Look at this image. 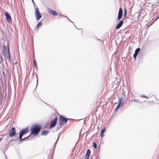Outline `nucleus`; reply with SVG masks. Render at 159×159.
Masks as SVG:
<instances>
[{"label": "nucleus", "instance_id": "f257e3e1", "mask_svg": "<svg viewBox=\"0 0 159 159\" xmlns=\"http://www.w3.org/2000/svg\"><path fill=\"white\" fill-rule=\"evenodd\" d=\"M41 126L38 124H35L32 126L30 129L31 134L34 135H37L39 134Z\"/></svg>", "mask_w": 159, "mask_h": 159}, {"label": "nucleus", "instance_id": "f03ea898", "mask_svg": "<svg viewBox=\"0 0 159 159\" xmlns=\"http://www.w3.org/2000/svg\"><path fill=\"white\" fill-rule=\"evenodd\" d=\"M2 54L3 56L6 57L10 58V50L9 45L7 44V46L4 45L2 49Z\"/></svg>", "mask_w": 159, "mask_h": 159}, {"label": "nucleus", "instance_id": "7ed1b4c3", "mask_svg": "<svg viewBox=\"0 0 159 159\" xmlns=\"http://www.w3.org/2000/svg\"><path fill=\"white\" fill-rule=\"evenodd\" d=\"M60 118L59 125L61 126H62L65 125V122L66 123L67 122L68 119L66 118H65L62 115H60Z\"/></svg>", "mask_w": 159, "mask_h": 159}, {"label": "nucleus", "instance_id": "20e7f679", "mask_svg": "<svg viewBox=\"0 0 159 159\" xmlns=\"http://www.w3.org/2000/svg\"><path fill=\"white\" fill-rule=\"evenodd\" d=\"M29 132V130L28 128H26L25 129H23L21 131L19 134V139L21 140H23V139H22V137L23 134H25Z\"/></svg>", "mask_w": 159, "mask_h": 159}, {"label": "nucleus", "instance_id": "39448f33", "mask_svg": "<svg viewBox=\"0 0 159 159\" xmlns=\"http://www.w3.org/2000/svg\"><path fill=\"white\" fill-rule=\"evenodd\" d=\"M35 16L37 20H39L42 17V15L39 12L38 7H37L35 11Z\"/></svg>", "mask_w": 159, "mask_h": 159}, {"label": "nucleus", "instance_id": "423d86ee", "mask_svg": "<svg viewBox=\"0 0 159 159\" xmlns=\"http://www.w3.org/2000/svg\"><path fill=\"white\" fill-rule=\"evenodd\" d=\"M57 120V118L55 117L54 119L52 121L50 125V128H52L54 127L56 125Z\"/></svg>", "mask_w": 159, "mask_h": 159}, {"label": "nucleus", "instance_id": "0eeeda50", "mask_svg": "<svg viewBox=\"0 0 159 159\" xmlns=\"http://www.w3.org/2000/svg\"><path fill=\"white\" fill-rule=\"evenodd\" d=\"M48 12L50 14L54 16H57L58 14L56 11L50 9H48Z\"/></svg>", "mask_w": 159, "mask_h": 159}, {"label": "nucleus", "instance_id": "6e6552de", "mask_svg": "<svg viewBox=\"0 0 159 159\" xmlns=\"http://www.w3.org/2000/svg\"><path fill=\"white\" fill-rule=\"evenodd\" d=\"M123 15V11L122 9L120 8L119 10L118 15L117 18V20H119L122 17Z\"/></svg>", "mask_w": 159, "mask_h": 159}, {"label": "nucleus", "instance_id": "1a4fd4ad", "mask_svg": "<svg viewBox=\"0 0 159 159\" xmlns=\"http://www.w3.org/2000/svg\"><path fill=\"white\" fill-rule=\"evenodd\" d=\"M124 19H123L122 20H120L119 23L117 24V25L116 26V29H119L122 25L123 24V20Z\"/></svg>", "mask_w": 159, "mask_h": 159}, {"label": "nucleus", "instance_id": "9d476101", "mask_svg": "<svg viewBox=\"0 0 159 159\" xmlns=\"http://www.w3.org/2000/svg\"><path fill=\"white\" fill-rule=\"evenodd\" d=\"M16 129L14 127H12L11 129V136H13L16 134Z\"/></svg>", "mask_w": 159, "mask_h": 159}, {"label": "nucleus", "instance_id": "9b49d317", "mask_svg": "<svg viewBox=\"0 0 159 159\" xmlns=\"http://www.w3.org/2000/svg\"><path fill=\"white\" fill-rule=\"evenodd\" d=\"M140 50V48H137L135 52V53L134 54L133 57L135 59H136V57Z\"/></svg>", "mask_w": 159, "mask_h": 159}, {"label": "nucleus", "instance_id": "f8f14e48", "mask_svg": "<svg viewBox=\"0 0 159 159\" xmlns=\"http://www.w3.org/2000/svg\"><path fill=\"white\" fill-rule=\"evenodd\" d=\"M91 151L89 149H88L87 150L85 157V159H89V157L90 156Z\"/></svg>", "mask_w": 159, "mask_h": 159}, {"label": "nucleus", "instance_id": "ddd939ff", "mask_svg": "<svg viewBox=\"0 0 159 159\" xmlns=\"http://www.w3.org/2000/svg\"><path fill=\"white\" fill-rule=\"evenodd\" d=\"M5 15L6 17V20L7 21L9 22L10 21V16L9 13L7 12H5Z\"/></svg>", "mask_w": 159, "mask_h": 159}, {"label": "nucleus", "instance_id": "4468645a", "mask_svg": "<svg viewBox=\"0 0 159 159\" xmlns=\"http://www.w3.org/2000/svg\"><path fill=\"white\" fill-rule=\"evenodd\" d=\"M105 131V128L103 127L102 129V130L101 132V135L102 137H103L104 135V134Z\"/></svg>", "mask_w": 159, "mask_h": 159}, {"label": "nucleus", "instance_id": "2eb2a0df", "mask_svg": "<svg viewBox=\"0 0 159 159\" xmlns=\"http://www.w3.org/2000/svg\"><path fill=\"white\" fill-rule=\"evenodd\" d=\"M124 99L122 98H120L119 101V104H120L121 105V107L122 106V103H123Z\"/></svg>", "mask_w": 159, "mask_h": 159}, {"label": "nucleus", "instance_id": "dca6fc26", "mask_svg": "<svg viewBox=\"0 0 159 159\" xmlns=\"http://www.w3.org/2000/svg\"><path fill=\"white\" fill-rule=\"evenodd\" d=\"M48 133V132L47 131H43L42 132V135H46Z\"/></svg>", "mask_w": 159, "mask_h": 159}, {"label": "nucleus", "instance_id": "f3484780", "mask_svg": "<svg viewBox=\"0 0 159 159\" xmlns=\"http://www.w3.org/2000/svg\"><path fill=\"white\" fill-rule=\"evenodd\" d=\"M120 106H121V105H120V104H118L117 105V107H116L115 109V112L116 111H118V110H119V108L120 107Z\"/></svg>", "mask_w": 159, "mask_h": 159}, {"label": "nucleus", "instance_id": "a211bd4d", "mask_svg": "<svg viewBox=\"0 0 159 159\" xmlns=\"http://www.w3.org/2000/svg\"><path fill=\"white\" fill-rule=\"evenodd\" d=\"M34 66L36 67V69H37V64H36V61L34 59Z\"/></svg>", "mask_w": 159, "mask_h": 159}, {"label": "nucleus", "instance_id": "6ab92c4d", "mask_svg": "<svg viewBox=\"0 0 159 159\" xmlns=\"http://www.w3.org/2000/svg\"><path fill=\"white\" fill-rule=\"evenodd\" d=\"M42 24V23L40 22L38 23L36 26V27L38 28V29L39 28L40 26Z\"/></svg>", "mask_w": 159, "mask_h": 159}, {"label": "nucleus", "instance_id": "aec40b11", "mask_svg": "<svg viewBox=\"0 0 159 159\" xmlns=\"http://www.w3.org/2000/svg\"><path fill=\"white\" fill-rule=\"evenodd\" d=\"M132 101L134 102H140L139 100L136 99H132Z\"/></svg>", "mask_w": 159, "mask_h": 159}, {"label": "nucleus", "instance_id": "412c9836", "mask_svg": "<svg viewBox=\"0 0 159 159\" xmlns=\"http://www.w3.org/2000/svg\"><path fill=\"white\" fill-rule=\"evenodd\" d=\"M93 146L96 149L97 148V144L95 142H93Z\"/></svg>", "mask_w": 159, "mask_h": 159}, {"label": "nucleus", "instance_id": "4be33fe9", "mask_svg": "<svg viewBox=\"0 0 159 159\" xmlns=\"http://www.w3.org/2000/svg\"><path fill=\"white\" fill-rule=\"evenodd\" d=\"M127 15V13H126V10L125 9H124V16L125 17H126Z\"/></svg>", "mask_w": 159, "mask_h": 159}, {"label": "nucleus", "instance_id": "5701e85b", "mask_svg": "<svg viewBox=\"0 0 159 159\" xmlns=\"http://www.w3.org/2000/svg\"><path fill=\"white\" fill-rule=\"evenodd\" d=\"M2 61V58L1 55L0 54V63H1Z\"/></svg>", "mask_w": 159, "mask_h": 159}, {"label": "nucleus", "instance_id": "b1692460", "mask_svg": "<svg viewBox=\"0 0 159 159\" xmlns=\"http://www.w3.org/2000/svg\"><path fill=\"white\" fill-rule=\"evenodd\" d=\"M159 18V16H157V17L156 18V19H155V20H157V19Z\"/></svg>", "mask_w": 159, "mask_h": 159}, {"label": "nucleus", "instance_id": "393cba45", "mask_svg": "<svg viewBox=\"0 0 159 159\" xmlns=\"http://www.w3.org/2000/svg\"><path fill=\"white\" fill-rule=\"evenodd\" d=\"M15 65L16 66V64H15V63H14V64H13V65H14V66H13V67H14V65Z\"/></svg>", "mask_w": 159, "mask_h": 159}, {"label": "nucleus", "instance_id": "a878e982", "mask_svg": "<svg viewBox=\"0 0 159 159\" xmlns=\"http://www.w3.org/2000/svg\"><path fill=\"white\" fill-rule=\"evenodd\" d=\"M2 139V138H0V141H1V140Z\"/></svg>", "mask_w": 159, "mask_h": 159}, {"label": "nucleus", "instance_id": "bb28decb", "mask_svg": "<svg viewBox=\"0 0 159 159\" xmlns=\"http://www.w3.org/2000/svg\"><path fill=\"white\" fill-rule=\"evenodd\" d=\"M143 97L146 98V97L145 96H143Z\"/></svg>", "mask_w": 159, "mask_h": 159}, {"label": "nucleus", "instance_id": "cd10ccee", "mask_svg": "<svg viewBox=\"0 0 159 159\" xmlns=\"http://www.w3.org/2000/svg\"><path fill=\"white\" fill-rule=\"evenodd\" d=\"M10 19H11V18H10Z\"/></svg>", "mask_w": 159, "mask_h": 159}]
</instances>
